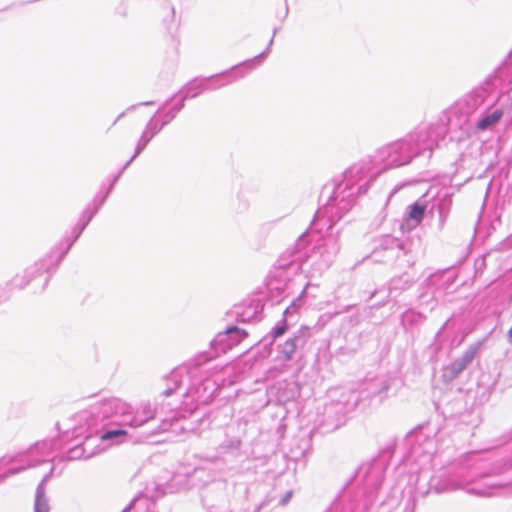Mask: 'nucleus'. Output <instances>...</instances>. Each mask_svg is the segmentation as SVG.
Instances as JSON below:
<instances>
[{"mask_svg": "<svg viewBox=\"0 0 512 512\" xmlns=\"http://www.w3.org/2000/svg\"><path fill=\"white\" fill-rule=\"evenodd\" d=\"M503 116V112L501 110H495L493 113L486 115L482 119L477 122V129L486 130L487 128L495 125L500 121Z\"/></svg>", "mask_w": 512, "mask_h": 512, "instance_id": "nucleus-1", "label": "nucleus"}, {"mask_svg": "<svg viewBox=\"0 0 512 512\" xmlns=\"http://www.w3.org/2000/svg\"><path fill=\"white\" fill-rule=\"evenodd\" d=\"M230 339L231 345L229 348L232 347V345H236L241 343L244 339L248 337V332L238 328L237 326H231L226 329L225 332Z\"/></svg>", "mask_w": 512, "mask_h": 512, "instance_id": "nucleus-2", "label": "nucleus"}, {"mask_svg": "<svg viewBox=\"0 0 512 512\" xmlns=\"http://www.w3.org/2000/svg\"><path fill=\"white\" fill-rule=\"evenodd\" d=\"M425 210H426L425 205L414 204L411 207L409 217L412 220H415L417 223H420L423 218Z\"/></svg>", "mask_w": 512, "mask_h": 512, "instance_id": "nucleus-3", "label": "nucleus"}, {"mask_svg": "<svg viewBox=\"0 0 512 512\" xmlns=\"http://www.w3.org/2000/svg\"><path fill=\"white\" fill-rule=\"evenodd\" d=\"M126 435H128V432L126 430H122V429L110 430V431H107L106 433H104L100 437V439L102 441H106V440H110V439L115 438V437L126 436Z\"/></svg>", "mask_w": 512, "mask_h": 512, "instance_id": "nucleus-4", "label": "nucleus"}, {"mask_svg": "<svg viewBox=\"0 0 512 512\" xmlns=\"http://www.w3.org/2000/svg\"><path fill=\"white\" fill-rule=\"evenodd\" d=\"M35 512H49V507L43 496H38L35 502Z\"/></svg>", "mask_w": 512, "mask_h": 512, "instance_id": "nucleus-5", "label": "nucleus"}, {"mask_svg": "<svg viewBox=\"0 0 512 512\" xmlns=\"http://www.w3.org/2000/svg\"><path fill=\"white\" fill-rule=\"evenodd\" d=\"M286 345H288L290 347V350L289 352L287 353V359H290L291 358V355L294 353L295 349H296V345L294 343L293 340H289L286 342Z\"/></svg>", "mask_w": 512, "mask_h": 512, "instance_id": "nucleus-6", "label": "nucleus"}, {"mask_svg": "<svg viewBox=\"0 0 512 512\" xmlns=\"http://www.w3.org/2000/svg\"><path fill=\"white\" fill-rule=\"evenodd\" d=\"M286 331V326L278 327L274 330V338L281 336Z\"/></svg>", "mask_w": 512, "mask_h": 512, "instance_id": "nucleus-7", "label": "nucleus"}, {"mask_svg": "<svg viewBox=\"0 0 512 512\" xmlns=\"http://www.w3.org/2000/svg\"><path fill=\"white\" fill-rule=\"evenodd\" d=\"M508 338H509L510 342H512V327L508 331Z\"/></svg>", "mask_w": 512, "mask_h": 512, "instance_id": "nucleus-8", "label": "nucleus"}]
</instances>
